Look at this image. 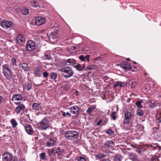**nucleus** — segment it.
<instances>
[{"mask_svg":"<svg viewBox=\"0 0 161 161\" xmlns=\"http://www.w3.org/2000/svg\"><path fill=\"white\" fill-rule=\"evenodd\" d=\"M2 70L4 77L8 80H11L13 73L9 65L6 64H3L2 66Z\"/></svg>","mask_w":161,"mask_h":161,"instance_id":"f257e3e1","label":"nucleus"},{"mask_svg":"<svg viewBox=\"0 0 161 161\" xmlns=\"http://www.w3.org/2000/svg\"><path fill=\"white\" fill-rule=\"evenodd\" d=\"M79 136V134L76 131L69 130L65 133V137L67 139L73 141L77 139Z\"/></svg>","mask_w":161,"mask_h":161,"instance_id":"f03ea898","label":"nucleus"},{"mask_svg":"<svg viewBox=\"0 0 161 161\" xmlns=\"http://www.w3.org/2000/svg\"><path fill=\"white\" fill-rule=\"evenodd\" d=\"M62 73V75L65 78H69L71 77L73 75V70L69 68L64 67L62 68L60 70Z\"/></svg>","mask_w":161,"mask_h":161,"instance_id":"7ed1b4c3","label":"nucleus"},{"mask_svg":"<svg viewBox=\"0 0 161 161\" xmlns=\"http://www.w3.org/2000/svg\"><path fill=\"white\" fill-rule=\"evenodd\" d=\"M39 125L40 127L43 130H46L50 127L48 121L45 118L43 119L40 122Z\"/></svg>","mask_w":161,"mask_h":161,"instance_id":"20e7f679","label":"nucleus"},{"mask_svg":"<svg viewBox=\"0 0 161 161\" xmlns=\"http://www.w3.org/2000/svg\"><path fill=\"white\" fill-rule=\"evenodd\" d=\"M35 47V44L34 41L32 40L28 41L26 44V50L31 51L33 50Z\"/></svg>","mask_w":161,"mask_h":161,"instance_id":"39448f33","label":"nucleus"},{"mask_svg":"<svg viewBox=\"0 0 161 161\" xmlns=\"http://www.w3.org/2000/svg\"><path fill=\"white\" fill-rule=\"evenodd\" d=\"M131 117V114L130 112L129 111L126 112L124 115L123 123L125 124H129L130 123Z\"/></svg>","mask_w":161,"mask_h":161,"instance_id":"423d86ee","label":"nucleus"},{"mask_svg":"<svg viewBox=\"0 0 161 161\" xmlns=\"http://www.w3.org/2000/svg\"><path fill=\"white\" fill-rule=\"evenodd\" d=\"M46 19L42 16H39L35 18V22L36 25L38 26L45 23Z\"/></svg>","mask_w":161,"mask_h":161,"instance_id":"0eeeda50","label":"nucleus"},{"mask_svg":"<svg viewBox=\"0 0 161 161\" xmlns=\"http://www.w3.org/2000/svg\"><path fill=\"white\" fill-rule=\"evenodd\" d=\"M69 109L70 113L75 115H78L80 113V109L78 107L74 106L70 107Z\"/></svg>","mask_w":161,"mask_h":161,"instance_id":"6e6552de","label":"nucleus"},{"mask_svg":"<svg viewBox=\"0 0 161 161\" xmlns=\"http://www.w3.org/2000/svg\"><path fill=\"white\" fill-rule=\"evenodd\" d=\"M13 23L11 21L7 20H4L1 23L2 26L3 28L6 29L12 26Z\"/></svg>","mask_w":161,"mask_h":161,"instance_id":"1a4fd4ad","label":"nucleus"},{"mask_svg":"<svg viewBox=\"0 0 161 161\" xmlns=\"http://www.w3.org/2000/svg\"><path fill=\"white\" fill-rule=\"evenodd\" d=\"M3 161H11L12 156L8 152L4 153L2 155Z\"/></svg>","mask_w":161,"mask_h":161,"instance_id":"9d476101","label":"nucleus"},{"mask_svg":"<svg viewBox=\"0 0 161 161\" xmlns=\"http://www.w3.org/2000/svg\"><path fill=\"white\" fill-rule=\"evenodd\" d=\"M120 67L125 70H127L132 69V67L131 65L126 62H121L120 64Z\"/></svg>","mask_w":161,"mask_h":161,"instance_id":"9b49d317","label":"nucleus"},{"mask_svg":"<svg viewBox=\"0 0 161 161\" xmlns=\"http://www.w3.org/2000/svg\"><path fill=\"white\" fill-rule=\"evenodd\" d=\"M25 42V39L23 35L20 34L17 36L16 40V43L19 45L23 44Z\"/></svg>","mask_w":161,"mask_h":161,"instance_id":"f8f14e48","label":"nucleus"},{"mask_svg":"<svg viewBox=\"0 0 161 161\" xmlns=\"http://www.w3.org/2000/svg\"><path fill=\"white\" fill-rule=\"evenodd\" d=\"M114 143L112 140H108L105 143L103 147L105 148L110 149L114 145Z\"/></svg>","mask_w":161,"mask_h":161,"instance_id":"ddd939ff","label":"nucleus"},{"mask_svg":"<svg viewBox=\"0 0 161 161\" xmlns=\"http://www.w3.org/2000/svg\"><path fill=\"white\" fill-rule=\"evenodd\" d=\"M25 129L26 132L29 135H32L34 132L32 127L29 124H27L25 126Z\"/></svg>","mask_w":161,"mask_h":161,"instance_id":"4468645a","label":"nucleus"},{"mask_svg":"<svg viewBox=\"0 0 161 161\" xmlns=\"http://www.w3.org/2000/svg\"><path fill=\"white\" fill-rule=\"evenodd\" d=\"M25 108V107L23 104H20L16 107L15 111L17 114H19L21 111H24Z\"/></svg>","mask_w":161,"mask_h":161,"instance_id":"2eb2a0df","label":"nucleus"},{"mask_svg":"<svg viewBox=\"0 0 161 161\" xmlns=\"http://www.w3.org/2000/svg\"><path fill=\"white\" fill-rule=\"evenodd\" d=\"M53 152L54 153V154L55 155L60 156L62 155L64 152V150L58 147L56 149H53Z\"/></svg>","mask_w":161,"mask_h":161,"instance_id":"dca6fc26","label":"nucleus"},{"mask_svg":"<svg viewBox=\"0 0 161 161\" xmlns=\"http://www.w3.org/2000/svg\"><path fill=\"white\" fill-rule=\"evenodd\" d=\"M32 108L34 110L39 111L42 109L41 104L40 103H34L32 105Z\"/></svg>","mask_w":161,"mask_h":161,"instance_id":"f3484780","label":"nucleus"},{"mask_svg":"<svg viewBox=\"0 0 161 161\" xmlns=\"http://www.w3.org/2000/svg\"><path fill=\"white\" fill-rule=\"evenodd\" d=\"M129 158L133 161H138V157L134 153H130L128 155Z\"/></svg>","mask_w":161,"mask_h":161,"instance_id":"a211bd4d","label":"nucleus"},{"mask_svg":"<svg viewBox=\"0 0 161 161\" xmlns=\"http://www.w3.org/2000/svg\"><path fill=\"white\" fill-rule=\"evenodd\" d=\"M20 67L25 71H28L29 70V67L28 66V64L25 63L23 62L19 64Z\"/></svg>","mask_w":161,"mask_h":161,"instance_id":"6ab92c4d","label":"nucleus"},{"mask_svg":"<svg viewBox=\"0 0 161 161\" xmlns=\"http://www.w3.org/2000/svg\"><path fill=\"white\" fill-rule=\"evenodd\" d=\"M73 67L78 70L81 71L85 67V64H84L82 66L80 64L78 63L75 64V63L74 64H73Z\"/></svg>","mask_w":161,"mask_h":161,"instance_id":"aec40b11","label":"nucleus"},{"mask_svg":"<svg viewBox=\"0 0 161 161\" xmlns=\"http://www.w3.org/2000/svg\"><path fill=\"white\" fill-rule=\"evenodd\" d=\"M34 75L36 76L40 77L41 76V72L40 68L39 67H36L34 69Z\"/></svg>","mask_w":161,"mask_h":161,"instance_id":"412c9836","label":"nucleus"},{"mask_svg":"<svg viewBox=\"0 0 161 161\" xmlns=\"http://www.w3.org/2000/svg\"><path fill=\"white\" fill-rule=\"evenodd\" d=\"M89 58L90 55H87L85 56L82 55H80L79 57V59L82 61H85L86 59L87 61L89 62L90 61Z\"/></svg>","mask_w":161,"mask_h":161,"instance_id":"4be33fe9","label":"nucleus"},{"mask_svg":"<svg viewBox=\"0 0 161 161\" xmlns=\"http://www.w3.org/2000/svg\"><path fill=\"white\" fill-rule=\"evenodd\" d=\"M95 108L96 106L94 105H93L88 108L86 111V114L88 115H90L92 110L94 109Z\"/></svg>","mask_w":161,"mask_h":161,"instance_id":"5701e85b","label":"nucleus"},{"mask_svg":"<svg viewBox=\"0 0 161 161\" xmlns=\"http://www.w3.org/2000/svg\"><path fill=\"white\" fill-rule=\"evenodd\" d=\"M147 103L149 105V107L151 108H153L157 106V104L149 100Z\"/></svg>","mask_w":161,"mask_h":161,"instance_id":"b1692460","label":"nucleus"},{"mask_svg":"<svg viewBox=\"0 0 161 161\" xmlns=\"http://www.w3.org/2000/svg\"><path fill=\"white\" fill-rule=\"evenodd\" d=\"M32 88V86L28 83H25L23 86V89L24 90H30Z\"/></svg>","mask_w":161,"mask_h":161,"instance_id":"393cba45","label":"nucleus"},{"mask_svg":"<svg viewBox=\"0 0 161 161\" xmlns=\"http://www.w3.org/2000/svg\"><path fill=\"white\" fill-rule=\"evenodd\" d=\"M55 142L52 138H50L47 142V146L50 147L52 146L54 144Z\"/></svg>","mask_w":161,"mask_h":161,"instance_id":"a878e982","label":"nucleus"},{"mask_svg":"<svg viewBox=\"0 0 161 161\" xmlns=\"http://www.w3.org/2000/svg\"><path fill=\"white\" fill-rule=\"evenodd\" d=\"M97 69V66L95 64H92L88 66L86 68V70H95Z\"/></svg>","mask_w":161,"mask_h":161,"instance_id":"bb28decb","label":"nucleus"},{"mask_svg":"<svg viewBox=\"0 0 161 161\" xmlns=\"http://www.w3.org/2000/svg\"><path fill=\"white\" fill-rule=\"evenodd\" d=\"M22 97L20 94H17L13 96L12 98L19 101L22 100Z\"/></svg>","mask_w":161,"mask_h":161,"instance_id":"cd10ccee","label":"nucleus"},{"mask_svg":"<svg viewBox=\"0 0 161 161\" xmlns=\"http://www.w3.org/2000/svg\"><path fill=\"white\" fill-rule=\"evenodd\" d=\"M107 156V155L105 154L100 153L96 155V158L98 159H101L106 157Z\"/></svg>","mask_w":161,"mask_h":161,"instance_id":"c85d7f7f","label":"nucleus"},{"mask_svg":"<svg viewBox=\"0 0 161 161\" xmlns=\"http://www.w3.org/2000/svg\"><path fill=\"white\" fill-rule=\"evenodd\" d=\"M157 145H158L157 144H146L145 146L147 147H151L153 148V150H154L157 149Z\"/></svg>","mask_w":161,"mask_h":161,"instance_id":"c756f323","label":"nucleus"},{"mask_svg":"<svg viewBox=\"0 0 161 161\" xmlns=\"http://www.w3.org/2000/svg\"><path fill=\"white\" fill-rule=\"evenodd\" d=\"M121 159L122 157L119 154H116L114 158V161H121Z\"/></svg>","mask_w":161,"mask_h":161,"instance_id":"7c9ffc66","label":"nucleus"},{"mask_svg":"<svg viewBox=\"0 0 161 161\" xmlns=\"http://www.w3.org/2000/svg\"><path fill=\"white\" fill-rule=\"evenodd\" d=\"M66 63H68L67 64L73 66L75 63V61L73 59H69L66 60Z\"/></svg>","mask_w":161,"mask_h":161,"instance_id":"2f4dec72","label":"nucleus"},{"mask_svg":"<svg viewBox=\"0 0 161 161\" xmlns=\"http://www.w3.org/2000/svg\"><path fill=\"white\" fill-rule=\"evenodd\" d=\"M31 5L33 7H37L39 5V3L35 1H32L31 2Z\"/></svg>","mask_w":161,"mask_h":161,"instance_id":"473e14b6","label":"nucleus"},{"mask_svg":"<svg viewBox=\"0 0 161 161\" xmlns=\"http://www.w3.org/2000/svg\"><path fill=\"white\" fill-rule=\"evenodd\" d=\"M10 122L12 125V127L13 128H15L16 125H17V123L16 121L14 119H12L11 120Z\"/></svg>","mask_w":161,"mask_h":161,"instance_id":"72a5a7b5","label":"nucleus"},{"mask_svg":"<svg viewBox=\"0 0 161 161\" xmlns=\"http://www.w3.org/2000/svg\"><path fill=\"white\" fill-rule=\"evenodd\" d=\"M22 13L24 15H27L29 13V10L28 8H23L22 10Z\"/></svg>","mask_w":161,"mask_h":161,"instance_id":"f704fd0d","label":"nucleus"},{"mask_svg":"<svg viewBox=\"0 0 161 161\" xmlns=\"http://www.w3.org/2000/svg\"><path fill=\"white\" fill-rule=\"evenodd\" d=\"M57 76V74L54 72H52L50 73V77L52 80H54Z\"/></svg>","mask_w":161,"mask_h":161,"instance_id":"c9c22d12","label":"nucleus"},{"mask_svg":"<svg viewBox=\"0 0 161 161\" xmlns=\"http://www.w3.org/2000/svg\"><path fill=\"white\" fill-rule=\"evenodd\" d=\"M43 58L44 60H50L51 59V56L49 54L45 53L43 56Z\"/></svg>","mask_w":161,"mask_h":161,"instance_id":"e433bc0d","label":"nucleus"},{"mask_svg":"<svg viewBox=\"0 0 161 161\" xmlns=\"http://www.w3.org/2000/svg\"><path fill=\"white\" fill-rule=\"evenodd\" d=\"M137 114L140 116H142L144 114L143 111L140 108H138L137 110Z\"/></svg>","mask_w":161,"mask_h":161,"instance_id":"4c0bfd02","label":"nucleus"},{"mask_svg":"<svg viewBox=\"0 0 161 161\" xmlns=\"http://www.w3.org/2000/svg\"><path fill=\"white\" fill-rule=\"evenodd\" d=\"M11 64L13 65V67H16L17 65L16 64V59L15 58H13L11 59Z\"/></svg>","mask_w":161,"mask_h":161,"instance_id":"58836bf2","label":"nucleus"},{"mask_svg":"<svg viewBox=\"0 0 161 161\" xmlns=\"http://www.w3.org/2000/svg\"><path fill=\"white\" fill-rule=\"evenodd\" d=\"M121 81H118L115 82V84H114L113 86L114 87H116L119 86H120V85L121 84Z\"/></svg>","mask_w":161,"mask_h":161,"instance_id":"ea45409f","label":"nucleus"},{"mask_svg":"<svg viewBox=\"0 0 161 161\" xmlns=\"http://www.w3.org/2000/svg\"><path fill=\"white\" fill-rule=\"evenodd\" d=\"M77 160L78 161H86L85 158L82 156L78 157L77 158Z\"/></svg>","mask_w":161,"mask_h":161,"instance_id":"a19ab883","label":"nucleus"},{"mask_svg":"<svg viewBox=\"0 0 161 161\" xmlns=\"http://www.w3.org/2000/svg\"><path fill=\"white\" fill-rule=\"evenodd\" d=\"M158 159V158L157 155H155L152 157L150 161H158L156 160Z\"/></svg>","mask_w":161,"mask_h":161,"instance_id":"79ce46f5","label":"nucleus"},{"mask_svg":"<svg viewBox=\"0 0 161 161\" xmlns=\"http://www.w3.org/2000/svg\"><path fill=\"white\" fill-rule=\"evenodd\" d=\"M142 103V101H137L136 103V106L139 108L142 107V106L141 104Z\"/></svg>","mask_w":161,"mask_h":161,"instance_id":"37998d69","label":"nucleus"},{"mask_svg":"<svg viewBox=\"0 0 161 161\" xmlns=\"http://www.w3.org/2000/svg\"><path fill=\"white\" fill-rule=\"evenodd\" d=\"M116 112L114 111L112 112L111 115V117L112 118L113 120H115L116 119V117L115 115Z\"/></svg>","mask_w":161,"mask_h":161,"instance_id":"c03bdc74","label":"nucleus"},{"mask_svg":"<svg viewBox=\"0 0 161 161\" xmlns=\"http://www.w3.org/2000/svg\"><path fill=\"white\" fill-rule=\"evenodd\" d=\"M107 133L108 134L109 136H111L114 133V131L111 129H108L107 131Z\"/></svg>","mask_w":161,"mask_h":161,"instance_id":"a18cd8bd","label":"nucleus"},{"mask_svg":"<svg viewBox=\"0 0 161 161\" xmlns=\"http://www.w3.org/2000/svg\"><path fill=\"white\" fill-rule=\"evenodd\" d=\"M46 156V153H42L40 154V158L42 159H44Z\"/></svg>","mask_w":161,"mask_h":161,"instance_id":"49530a36","label":"nucleus"},{"mask_svg":"<svg viewBox=\"0 0 161 161\" xmlns=\"http://www.w3.org/2000/svg\"><path fill=\"white\" fill-rule=\"evenodd\" d=\"M42 75L43 77L44 78H47L48 75V73L46 71L44 72L43 73Z\"/></svg>","mask_w":161,"mask_h":161,"instance_id":"de8ad7c7","label":"nucleus"},{"mask_svg":"<svg viewBox=\"0 0 161 161\" xmlns=\"http://www.w3.org/2000/svg\"><path fill=\"white\" fill-rule=\"evenodd\" d=\"M136 85V82H134L130 84V87L131 88L134 87Z\"/></svg>","mask_w":161,"mask_h":161,"instance_id":"09e8293b","label":"nucleus"},{"mask_svg":"<svg viewBox=\"0 0 161 161\" xmlns=\"http://www.w3.org/2000/svg\"><path fill=\"white\" fill-rule=\"evenodd\" d=\"M126 84V83L125 82H121L120 87H123Z\"/></svg>","mask_w":161,"mask_h":161,"instance_id":"8fccbe9b","label":"nucleus"},{"mask_svg":"<svg viewBox=\"0 0 161 161\" xmlns=\"http://www.w3.org/2000/svg\"><path fill=\"white\" fill-rule=\"evenodd\" d=\"M50 37H52L53 38H55L57 37V36L56 35H54L53 33H52V34L50 35Z\"/></svg>","mask_w":161,"mask_h":161,"instance_id":"3c124183","label":"nucleus"},{"mask_svg":"<svg viewBox=\"0 0 161 161\" xmlns=\"http://www.w3.org/2000/svg\"><path fill=\"white\" fill-rule=\"evenodd\" d=\"M158 128L157 127H154L153 128V130L155 132H156L158 130Z\"/></svg>","mask_w":161,"mask_h":161,"instance_id":"603ef678","label":"nucleus"},{"mask_svg":"<svg viewBox=\"0 0 161 161\" xmlns=\"http://www.w3.org/2000/svg\"><path fill=\"white\" fill-rule=\"evenodd\" d=\"M109 158H104L103 159H102L100 160V161H107L109 160Z\"/></svg>","mask_w":161,"mask_h":161,"instance_id":"864d4df0","label":"nucleus"},{"mask_svg":"<svg viewBox=\"0 0 161 161\" xmlns=\"http://www.w3.org/2000/svg\"><path fill=\"white\" fill-rule=\"evenodd\" d=\"M102 120H100L97 123V125H100L101 123L102 122Z\"/></svg>","mask_w":161,"mask_h":161,"instance_id":"5fc2aeb1","label":"nucleus"},{"mask_svg":"<svg viewBox=\"0 0 161 161\" xmlns=\"http://www.w3.org/2000/svg\"><path fill=\"white\" fill-rule=\"evenodd\" d=\"M157 149L159 150V151H160L161 150V146H159V145H157Z\"/></svg>","mask_w":161,"mask_h":161,"instance_id":"6e6d98bb","label":"nucleus"},{"mask_svg":"<svg viewBox=\"0 0 161 161\" xmlns=\"http://www.w3.org/2000/svg\"><path fill=\"white\" fill-rule=\"evenodd\" d=\"M3 97H2L1 96H0V103H2V102L3 101Z\"/></svg>","mask_w":161,"mask_h":161,"instance_id":"4d7b16f0","label":"nucleus"},{"mask_svg":"<svg viewBox=\"0 0 161 161\" xmlns=\"http://www.w3.org/2000/svg\"><path fill=\"white\" fill-rule=\"evenodd\" d=\"M62 114L64 117H65L66 115V113L65 112H63L62 113Z\"/></svg>","mask_w":161,"mask_h":161,"instance_id":"13d9d810","label":"nucleus"},{"mask_svg":"<svg viewBox=\"0 0 161 161\" xmlns=\"http://www.w3.org/2000/svg\"><path fill=\"white\" fill-rule=\"evenodd\" d=\"M66 114L68 116H70L71 115V114L69 112H67L66 113Z\"/></svg>","mask_w":161,"mask_h":161,"instance_id":"bf43d9fd","label":"nucleus"},{"mask_svg":"<svg viewBox=\"0 0 161 161\" xmlns=\"http://www.w3.org/2000/svg\"><path fill=\"white\" fill-rule=\"evenodd\" d=\"M12 161H17V159L16 158H14Z\"/></svg>","mask_w":161,"mask_h":161,"instance_id":"052dcab7","label":"nucleus"},{"mask_svg":"<svg viewBox=\"0 0 161 161\" xmlns=\"http://www.w3.org/2000/svg\"><path fill=\"white\" fill-rule=\"evenodd\" d=\"M141 130H143L144 128V127L142 125H141Z\"/></svg>","mask_w":161,"mask_h":161,"instance_id":"680f3d73","label":"nucleus"},{"mask_svg":"<svg viewBox=\"0 0 161 161\" xmlns=\"http://www.w3.org/2000/svg\"><path fill=\"white\" fill-rule=\"evenodd\" d=\"M126 60H127V61H130V59L129 58H127L126 59Z\"/></svg>","mask_w":161,"mask_h":161,"instance_id":"e2e57ef3","label":"nucleus"},{"mask_svg":"<svg viewBox=\"0 0 161 161\" xmlns=\"http://www.w3.org/2000/svg\"><path fill=\"white\" fill-rule=\"evenodd\" d=\"M15 103V104H17V105H18L20 104V103H19L18 102Z\"/></svg>","mask_w":161,"mask_h":161,"instance_id":"0e129e2a","label":"nucleus"},{"mask_svg":"<svg viewBox=\"0 0 161 161\" xmlns=\"http://www.w3.org/2000/svg\"><path fill=\"white\" fill-rule=\"evenodd\" d=\"M158 121L159 123L161 122V119H158Z\"/></svg>","mask_w":161,"mask_h":161,"instance_id":"69168bd1","label":"nucleus"},{"mask_svg":"<svg viewBox=\"0 0 161 161\" xmlns=\"http://www.w3.org/2000/svg\"><path fill=\"white\" fill-rule=\"evenodd\" d=\"M50 161H53V159H51Z\"/></svg>","mask_w":161,"mask_h":161,"instance_id":"338daca9","label":"nucleus"},{"mask_svg":"<svg viewBox=\"0 0 161 161\" xmlns=\"http://www.w3.org/2000/svg\"><path fill=\"white\" fill-rule=\"evenodd\" d=\"M147 73H145V74H144V75L145 76L147 75Z\"/></svg>","mask_w":161,"mask_h":161,"instance_id":"774afa93","label":"nucleus"}]
</instances>
